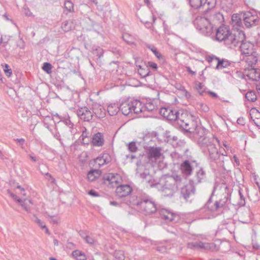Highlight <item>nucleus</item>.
Listing matches in <instances>:
<instances>
[{"label":"nucleus","mask_w":260,"mask_h":260,"mask_svg":"<svg viewBox=\"0 0 260 260\" xmlns=\"http://www.w3.org/2000/svg\"><path fill=\"white\" fill-rule=\"evenodd\" d=\"M195 87L196 89L200 94H202L205 91L206 87L202 83L196 81L195 82Z\"/></svg>","instance_id":"nucleus-42"},{"label":"nucleus","mask_w":260,"mask_h":260,"mask_svg":"<svg viewBox=\"0 0 260 260\" xmlns=\"http://www.w3.org/2000/svg\"><path fill=\"white\" fill-rule=\"evenodd\" d=\"M244 75L246 80L257 81L260 79V70L251 67L250 69H245Z\"/></svg>","instance_id":"nucleus-10"},{"label":"nucleus","mask_w":260,"mask_h":260,"mask_svg":"<svg viewBox=\"0 0 260 260\" xmlns=\"http://www.w3.org/2000/svg\"><path fill=\"white\" fill-rule=\"evenodd\" d=\"M66 126L69 129V131L71 134V138H73L75 135L77 133V128L74 127V124L71 121L70 119H66Z\"/></svg>","instance_id":"nucleus-37"},{"label":"nucleus","mask_w":260,"mask_h":260,"mask_svg":"<svg viewBox=\"0 0 260 260\" xmlns=\"http://www.w3.org/2000/svg\"><path fill=\"white\" fill-rule=\"evenodd\" d=\"M89 194L92 196V197H98L99 196V194L97 192H96L95 191L93 190H91L89 191Z\"/></svg>","instance_id":"nucleus-63"},{"label":"nucleus","mask_w":260,"mask_h":260,"mask_svg":"<svg viewBox=\"0 0 260 260\" xmlns=\"http://www.w3.org/2000/svg\"><path fill=\"white\" fill-rule=\"evenodd\" d=\"M129 202L136 210H139V208H142V202H143V201L141 199H138L136 196H132L130 199Z\"/></svg>","instance_id":"nucleus-29"},{"label":"nucleus","mask_w":260,"mask_h":260,"mask_svg":"<svg viewBox=\"0 0 260 260\" xmlns=\"http://www.w3.org/2000/svg\"><path fill=\"white\" fill-rule=\"evenodd\" d=\"M122 38L123 40L128 44H132L135 42L136 38L135 36L128 34L124 33L123 34Z\"/></svg>","instance_id":"nucleus-40"},{"label":"nucleus","mask_w":260,"mask_h":260,"mask_svg":"<svg viewBox=\"0 0 260 260\" xmlns=\"http://www.w3.org/2000/svg\"><path fill=\"white\" fill-rule=\"evenodd\" d=\"M140 177L142 178L143 181L148 183L150 186L152 187L154 185V179L148 173L140 174Z\"/></svg>","instance_id":"nucleus-30"},{"label":"nucleus","mask_w":260,"mask_h":260,"mask_svg":"<svg viewBox=\"0 0 260 260\" xmlns=\"http://www.w3.org/2000/svg\"><path fill=\"white\" fill-rule=\"evenodd\" d=\"M164 31L166 34H169V29L168 25L166 23L165 21H164L162 23Z\"/></svg>","instance_id":"nucleus-61"},{"label":"nucleus","mask_w":260,"mask_h":260,"mask_svg":"<svg viewBox=\"0 0 260 260\" xmlns=\"http://www.w3.org/2000/svg\"><path fill=\"white\" fill-rule=\"evenodd\" d=\"M72 255L76 260H86L87 259L85 254L79 250L73 251Z\"/></svg>","instance_id":"nucleus-36"},{"label":"nucleus","mask_w":260,"mask_h":260,"mask_svg":"<svg viewBox=\"0 0 260 260\" xmlns=\"http://www.w3.org/2000/svg\"><path fill=\"white\" fill-rule=\"evenodd\" d=\"M15 192L17 194L20 195L22 198L26 196L25 189L21 187L20 186H17L15 188Z\"/></svg>","instance_id":"nucleus-50"},{"label":"nucleus","mask_w":260,"mask_h":260,"mask_svg":"<svg viewBox=\"0 0 260 260\" xmlns=\"http://www.w3.org/2000/svg\"><path fill=\"white\" fill-rule=\"evenodd\" d=\"M156 109V105L151 102L146 103L145 105V106H144V112L146 110L148 111H153Z\"/></svg>","instance_id":"nucleus-43"},{"label":"nucleus","mask_w":260,"mask_h":260,"mask_svg":"<svg viewBox=\"0 0 260 260\" xmlns=\"http://www.w3.org/2000/svg\"><path fill=\"white\" fill-rule=\"evenodd\" d=\"M119 110L118 105L115 103L111 104L107 107V111L111 116L116 115Z\"/></svg>","instance_id":"nucleus-32"},{"label":"nucleus","mask_w":260,"mask_h":260,"mask_svg":"<svg viewBox=\"0 0 260 260\" xmlns=\"http://www.w3.org/2000/svg\"><path fill=\"white\" fill-rule=\"evenodd\" d=\"M246 99L249 102H254L257 99L256 92L253 90H249L245 94Z\"/></svg>","instance_id":"nucleus-41"},{"label":"nucleus","mask_w":260,"mask_h":260,"mask_svg":"<svg viewBox=\"0 0 260 260\" xmlns=\"http://www.w3.org/2000/svg\"><path fill=\"white\" fill-rule=\"evenodd\" d=\"M103 180L107 185L114 187L121 183L122 179L120 175L117 173H107L104 175Z\"/></svg>","instance_id":"nucleus-6"},{"label":"nucleus","mask_w":260,"mask_h":260,"mask_svg":"<svg viewBox=\"0 0 260 260\" xmlns=\"http://www.w3.org/2000/svg\"><path fill=\"white\" fill-rule=\"evenodd\" d=\"M213 60L217 61V63L216 66V69H222L228 68L231 64L228 60L223 59L220 60L219 58H217L215 56H209L208 60L210 62Z\"/></svg>","instance_id":"nucleus-20"},{"label":"nucleus","mask_w":260,"mask_h":260,"mask_svg":"<svg viewBox=\"0 0 260 260\" xmlns=\"http://www.w3.org/2000/svg\"><path fill=\"white\" fill-rule=\"evenodd\" d=\"M132 101H125L122 102L119 106V109L124 115L132 113Z\"/></svg>","instance_id":"nucleus-23"},{"label":"nucleus","mask_w":260,"mask_h":260,"mask_svg":"<svg viewBox=\"0 0 260 260\" xmlns=\"http://www.w3.org/2000/svg\"><path fill=\"white\" fill-rule=\"evenodd\" d=\"M196 28L205 36H210L213 32V26L209 18L198 16L193 21Z\"/></svg>","instance_id":"nucleus-5"},{"label":"nucleus","mask_w":260,"mask_h":260,"mask_svg":"<svg viewBox=\"0 0 260 260\" xmlns=\"http://www.w3.org/2000/svg\"><path fill=\"white\" fill-rule=\"evenodd\" d=\"M240 42L241 43L240 49L243 57L250 55L256 51L254 48V45L250 42H244V40L239 42V43Z\"/></svg>","instance_id":"nucleus-11"},{"label":"nucleus","mask_w":260,"mask_h":260,"mask_svg":"<svg viewBox=\"0 0 260 260\" xmlns=\"http://www.w3.org/2000/svg\"><path fill=\"white\" fill-rule=\"evenodd\" d=\"M77 115L81 119L86 121H89L92 118L91 112L85 107L79 109L77 111Z\"/></svg>","instance_id":"nucleus-14"},{"label":"nucleus","mask_w":260,"mask_h":260,"mask_svg":"<svg viewBox=\"0 0 260 260\" xmlns=\"http://www.w3.org/2000/svg\"><path fill=\"white\" fill-rule=\"evenodd\" d=\"M220 247L214 243L199 242V249L204 250L205 251H217L219 250Z\"/></svg>","instance_id":"nucleus-19"},{"label":"nucleus","mask_w":260,"mask_h":260,"mask_svg":"<svg viewBox=\"0 0 260 260\" xmlns=\"http://www.w3.org/2000/svg\"><path fill=\"white\" fill-rule=\"evenodd\" d=\"M192 163L188 160L184 161L180 166V170L182 174L186 176H190L192 172Z\"/></svg>","instance_id":"nucleus-18"},{"label":"nucleus","mask_w":260,"mask_h":260,"mask_svg":"<svg viewBox=\"0 0 260 260\" xmlns=\"http://www.w3.org/2000/svg\"><path fill=\"white\" fill-rule=\"evenodd\" d=\"M131 106L132 107V113L134 112L135 114H139L144 112V106L142 103L139 100H135L132 101Z\"/></svg>","instance_id":"nucleus-25"},{"label":"nucleus","mask_w":260,"mask_h":260,"mask_svg":"<svg viewBox=\"0 0 260 260\" xmlns=\"http://www.w3.org/2000/svg\"><path fill=\"white\" fill-rule=\"evenodd\" d=\"M90 136V134L87 132L85 127L82 128V134L80 137L81 140Z\"/></svg>","instance_id":"nucleus-58"},{"label":"nucleus","mask_w":260,"mask_h":260,"mask_svg":"<svg viewBox=\"0 0 260 260\" xmlns=\"http://www.w3.org/2000/svg\"><path fill=\"white\" fill-rule=\"evenodd\" d=\"M36 222L41 227L42 230H44L45 232L47 234H49V230L46 226L45 224L40 219L37 218L36 219Z\"/></svg>","instance_id":"nucleus-49"},{"label":"nucleus","mask_w":260,"mask_h":260,"mask_svg":"<svg viewBox=\"0 0 260 260\" xmlns=\"http://www.w3.org/2000/svg\"><path fill=\"white\" fill-rule=\"evenodd\" d=\"M115 257L118 260H124V255L122 251L118 250L115 251L114 254Z\"/></svg>","instance_id":"nucleus-48"},{"label":"nucleus","mask_w":260,"mask_h":260,"mask_svg":"<svg viewBox=\"0 0 260 260\" xmlns=\"http://www.w3.org/2000/svg\"><path fill=\"white\" fill-rule=\"evenodd\" d=\"M187 248L191 249H199V242H189L187 243Z\"/></svg>","instance_id":"nucleus-52"},{"label":"nucleus","mask_w":260,"mask_h":260,"mask_svg":"<svg viewBox=\"0 0 260 260\" xmlns=\"http://www.w3.org/2000/svg\"><path fill=\"white\" fill-rule=\"evenodd\" d=\"M4 69V71L6 75V76L8 77H10L12 74V72L11 69L9 68V66L7 64H5L4 65H2Z\"/></svg>","instance_id":"nucleus-51"},{"label":"nucleus","mask_w":260,"mask_h":260,"mask_svg":"<svg viewBox=\"0 0 260 260\" xmlns=\"http://www.w3.org/2000/svg\"><path fill=\"white\" fill-rule=\"evenodd\" d=\"M186 179L175 175L167 176L162 184L161 191L165 197L172 196L179 188H181V194L187 200L195 192V187L191 183L185 185Z\"/></svg>","instance_id":"nucleus-2"},{"label":"nucleus","mask_w":260,"mask_h":260,"mask_svg":"<svg viewBox=\"0 0 260 260\" xmlns=\"http://www.w3.org/2000/svg\"><path fill=\"white\" fill-rule=\"evenodd\" d=\"M207 93L214 99L217 98L218 97L217 94L213 91H208Z\"/></svg>","instance_id":"nucleus-64"},{"label":"nucleus","mask_w":260,"mask_h":260,"mask_svg":"<svg viewBox=\"0 0 260 260\" xmlns=\"http://www.w3.org/2000/svg\"><path fill=\"white\" fill-rule=\"evenodd\" d=\"M92 53L96 56L98 58H100L103 55L104 51L101 48L97 47L93 49Z\"/></svg>","instance_id":"nucleus-44"},{"label":"nucleus","mask_w":260,"mask_h":260,"mask_svg":"<svg viewBox=\"0 0 260 260\" xmlns=\"http://www.w3.org/2000/svg\"><path fill=\"white\" fill-rule=\"evenodd\" d=\"M245 34L242 30L236 33L231 32L229 26L223 25L216 29V40L219 42L224 41L227 44H232L236 46L239 41L245 39Z\"/></svg>","instance_id":"nucleus-4"},{"label":"nucleus","mask_w":260,"mask_h":260,"mask_svg":"<svg viewBox=\"0 0 260 260\" xmlns=\"http://www.w3.org/2000/svg\"><path fill=\"white\" fill-rule=\"evenodd\" d=\"M234 0H222L221 6L223 10L229 11L233 9Z\"/></svg>","instance_id":"nucleus-34"},{"label":"nucleus","mask_w":260,"mask_h":260,"mask_svg":"<svg viewBox=\"0 0 260 260\" xmlns=\"http://www.w3.org/2000/svg\"><path fill=\"white\" fill-rule=\"evenodd\" d=\"M139 69L138 70V72L139 74L143 78L146 77L148 76L149 74L150 71L148 67L144 66V67H142L141 66H139Z\"/></svg>","instance_id":"nucleus-39"},{"label":"nucleus","mask_w":260,"mask_h":260,"mask_svg":"<svg viewBox=\"0 0 260 260\" xmlns=\"http://www.w3.org/2000/svg\"><path fill=\"white\" fill-rule=\"evenodd\" d=\"M218 141H219L218 140ZM218 144L219 146H220V144L219 143V141H218V143H216L215 146H216V144ZM217 150H218L216 147H215ZM206 154H208V158L211 161H215L216 164H219V165H222L223 164V162L224 161L223 156H227L228 154V151H227L224 148H223V150H222L221 147L220 149L219 152L218 151H217V153L218 154V157L216 159H211L209 156V154L208 152H205Z\"/></svg>","instance_id":"nucleus-16"},{"label":"nucleus","mask_w":260,"mask_h":260,"mask_svg":"<svg viewBox=\"0 0 260 260\" xmlns=\"http://www.w3.org/2000/svg\"><path fill=\"white\" fill-rule=\"evenodd\" d=\"M139 211L145 214H150L156 211V207L154 202L149 200H144L142 202V208Z\"/></svg>","instance_id":"nucleus-9"},{"label":"nucleus","mask_w":260,"mask_h":260,"mask_svg":"<svg viewBox=\"0 0 260 260\" xmlns=\"http://www.w3.org/2000/svg\"><path fill=\"white\" fill-rule=\"evenodd\" d=\"M209 20L213 22H221L223 20V17L221 13L220 12H212L211 15Z\"/></svg>","instance_id":"nucleus-35"},{"label":"nucleus","mask_w":260,"mask_h":260,"mask_svg":"<svg viewBox=\"0 0 260 260\" xmlns=\"http://www.w3.org/2000/svg\"><path fill=\"white\" fill-rule=\"evenodd\" d=\"M239 196L240 199V201L239 202L238 204L240 206H243L245 205V198L244 196L242 194L240 190H239Z\"/></svg>","instance_id":"nucleus-57"},{"label":"nucleus","mask_w":260,"mask_h":260,"mask_svg":"<svg viewBox=\"0 0 260 260\" xmlns=\"http://www.w3.org/2000/svg\"><path fill=\"white\" fill-rule=\"evenodd\" d=\"M66 11L69 12L74 11V4L70 1H66Z\"/></svg>","instance_id":"nucleus-54"},{"label":"nucleus","mask_w":260,"mask_h":260,"mask_svg":"<svg viewBox=\"0 0 260 260\" xmlns=\"http://www.w3.org/2000/svg\"><path fill=\"white\" fill-rule=\"evenodd\" d=\"M84 240L86 241V243L90 245L94 244L95 242L94 238L89 236H86L85 237H84Z\"/></svg>","instance_id":"nucleus-56"},{"label":"nucleus","mask_w":260,"mask_h":260,"mask_svg":"<svg viewBox=\"0 0 260 260\" xmlns=\"http://www.w3.org/2000/svg\"><path fill=\"white\" fill-rule=\"evenodd\" d=\"M159 113L161 115L169 120H176L177 121L180 116V114L177 110L171 108L162 107L160 109Z\"/></svg>","instance_id":"nucleus-8"},{"label":"nucleus","mask_w":260,"mask_h":260,"mask_svg":"<svg viewBox=\"0 0 260 260\" xmlns=\"http://www.w3.org/2000/svg\"><path fill=\"white\" fill-rule=\"evenodd\" d=\"M127 146L128 150L131 152H136L138 150V147L135 142H129Z\"/></svg>","instance_id":"nucleus-46"},{"label":"nucleus","mask_w":260,"mask_h":260,"mask_svg":"<svg viewBox=\"0 0 260 260\" xmlns=\"http://www.w3.org/2000/svg\"><path fill=\"white\" fill-rule=\"evenodd\" d=\"M11 196L17 201L22 207H23L25 210H27L28 207L30 205L32 204L31 201L28 199H20L19 197H18L16 194H14L12 193H10Z\"/></svg>","instance_id":"nucleus-22"},{"label":"nucleus","mask_w":260,"mask_h":260,"mask_svg":"<svg viewBox=\"0 0 260 260\" xmlns=\"http://www.w3.org/2000/svg\"><path fill=\"white\" fill-rule=\"evenodd\" d=\"M196 181L198 183H201L206 180V175L205 171L203 168H199L196 171L195 174Z\"/></svg>","instance_id":"nucleus-27"},{"label":"nucleus","mask_w":260,"mask_h":260,"mask_svg":"<svg viewBox=\"0 0 260 260\" xmlns=\"http://www.w3.org/2000/svg\"><path fill=\"white\" fill-rule=\"evenodd\" d=\"M111 160V156L109 154L104 153L94 159V164L96 167H101L109 163Z\"/></svg>","instance_id":"nucleus-17"},{"label":"nucleus","mask_w":260,"mask_h":260,"mask_svg":"<svg viewBox=\"0 0 260 260\" xmlns=\"http://www.w3.org/2000/svg\"><path fill=\"white\" fill-rule=\"evenodd\" d=\"M161 148L157 147H149L146 149V153L149 159L156 160L161 155Z\"/></svg>","instance_id":"nucleus-12"},{"label":"nucleus","mask_w":260,"mask_h":260,"mask_svg":"<svg viewBox=\"0 0 260 260\" xmlns=\"http://www.w3.org/2000/svg\"><path fill=\"white\" fill-rule=\"evenodd\" d=\"M104 141L103 135L100 133H98L93 136L91 142L94 146H101L104 144Z\"/></svg>","instance_id":"nucleus-28"},{"label":"nucleus","mask_w":260,"mask_h":260,"mask_svg":"<svg viewBox=\"0 0 260 260\" xmlns=\"http://www.w3.org/2000/svg\"><path fill=\"white\" fill-rule=\"evenodd\" d=\"M231 193V189L225 184H215L212 195L215 196L217 199L213 204L210 198L206 205L207 208L212 212L223 208L230 203Z\"/></svg>","instance_id":"nucleus-3"},{"label":"nucleus","mask_w":260,"mask_h":260,"mask_svg":"<svg viewBox=\"0 0 260 260\" xmlns=\"http://www.w3.org/2000/svg\"><path fill=\"white\" fill-rule=\"evenodd\" d=\"M148 48L150 49L151 51L154 54L155 56L159 59L162 58L161 54L157 50L156 48L153 46L149 45Z\"/></svg>","instance_id":"nucleus-47"},{"label":"nucleus","mask_w":260,"mask_h":260,"mask_svg":"<svg viewBox=\"0 0 260 260\" xmlns=\"http://www.w3.org/2000/svg\"><path fill=\"white\" fill-rule=\"evenodd\" d=\"M82 142L83 144H88L91 141L90 136L81 139Z\"/></svg>","instance_id":"nucleus-60"},{"label":"nucleus","mask_w":260,"mask_h":260,"mask_svg":"<svg viewBox=\"0 0 260 260\" xmlns=\"http://www.w3.org/2000/svg\"><path fill=\"white\" fill-rule=\"evenodd\" d=\"M257 18L256 12L253 10L245 12L243 14V21L245 26L248 28L256 24Z\"/></svg>","instance_id":"nucleus-7"},{"label":"nucleus","mask_w":260,"mask_h":260,"mask_svg":"<svg viewBox=\"0 0 260 260\" xmlns=\"http://www.w3.org/2000/svg\"><path fill=\"white\" fill-rule=\"evenodd\" d=\"M132 191V187L127 184L120 185L117 186L116 193L119 198H123L129 195Z\"/></svg>","instance_id":"nucleus-13"},{"label":"nucleus","mask_w":260,"mask_h":260,"mask_svg":"<svg viewBox=\"0 0 260 260\" xmlns=\"http://www.w3.org/2000/svg\"><path fill=\"white\" fill-rule=\"evenodd\" d=\"M231 76L234 78H242L245 79V76L244 75V72H241L238 70L232 71Z\"/></svg>","instance_id":"nucleus-45"},{"label":"nucleus","mask_w":260,"mask_h":260,"mask_svg":"<svg viewBox=\"0 0 260 260\" xmlns=\"http://www.w3.org/2000/svg\"><path fill=\"white\" fill-rule=\"evenodd\" d=\"M216 2V0H206L204 3L203 2V7L201 10L205 12L211 9L215 6Z\"/></svg>","instance_id":"nucleus-33"},{"label":"nucleus","mask_w":260,"mask_h":260,"mask_svg":"<svg viewBox=\"0 0 260 260\" xmlns=\"http://www.w3.org/2000/svg\"><path fill=\"white\" fill-rule=\"evenodd\" d=\"M253 119V121L257 127H260V117L259 118H255L254 117Z\"/></svg>","instance_id":"nucleus-62"},{"label":"nucleus","mask_w":260,"mask_h":260,"mask_svg":"<svg viewBox=\"0 0 260 260\" xmlns=\"http://www.w3.org/2000/svg\"><path fill=\"white\" fill-rule=\"evenodd\" d=\"M147 67H148V68L149 67L154 70H156L157 69V64L153 61H149Z\"/></svg>","instance_id":"nucleus-59"},{"label":"nucleus","mask_w":260,"mask_h":260,"mask_svg":"<svg viewBox=\"0 0 260 260\" xmlns=\"http://www.w3.org/2000/svg\"><path fill=\"white\" fill-rule=\"evenodd\" d=\"M177 124L187 132L192 133L197 139V143L204 152H208L210 157L216 159L218 157L215 143L218 139L214 137H207L205 129L197 125V122L192 119V116L187 113H181L177 120Z\"/></svg>","instance_id":"nucleus-1"},{"label":"nucleus","mask_w":260,"mask_h":260,"mask_svg":"<svg viewBox=\"0 0 260 260\" xmlns=\"http://www.w3.org/2000/svg\"><path fill=\"white\" fill-rule=\"evenodd\" d=\"M203 0H189V4L192 8L194 10L198 9L200 12H203L201 10L203 7Z\"/></svg>","instance_id":"nucleus-31"},{"label":"nucleus","mask_w":260,"mask_h":260,"mask_svg":"<svg viewBox=\"0 0 260 260\" xmlns=\"http://www.w3.org/2000/svg\"><path fill=\"white\" fill-rule=\"evenodd\" d=\"M100 175V171L97 170H93L87 174V178L90 181H93Z\"/></svg>","instance_id":"nucleus-38"},{"label":"nucleus","mask_w":260,"mask_h":260,"mask_svg":"<svg viewBox=\"0 0 260 260\" xmlns=\"http://www.w3.org/2000/svg\"><path fill=\"white\" fill-rule=\"evenodd\" d=\"M52 66L48 62H45L43 66V70L48 74H50L51 72Z\"/></svg>","instance_id":"nucleus-53"},{"label":"nucleus","mask_w":260,"mask_h":260,"mask_svg":"<svg viewBox=\"0 0 260 260\" xmlns=\"http://www.w3.org/2000/svg\"><path fill=\"white\" fill-rule=\"evenodd\" d=\"M232 24L235 29H239L242 24V19L239 14H234L232 15Z\"/></svg>","instance_id":"nucleus-26"},{"label":"nucleus","mask_w":260,"mask_h":260,"mask_svg":"<svg viewBox=\"0 0 260 260\" xmlns=\"http://www.w3.org/2000/svg\"><path fill=\"white\" fill-rule=\"evenodd\" d=\"M92 111L96 116L99 118L104 117L106 113L105 109L98 103H95L93 105Z\"/></svg>","instance_id":"nucleus-24"},{"label":"nucleus","mask_w":260,"mask_h":260,"mask_svg":"<svg viewBox=\"0 0 260 260\" xmlns=\"http://www.w3.org/2000/svg\"><path fill=\"white\" fill-rule=\"evenodd\" d=\"M259 59V55L257 51L243 57V59L249 67H253L257 62Z\"/></svg>","instance_id":"nucleus-15"},{"label":"nucleus","mask_w":260,"mask_h":260,"mask_svg":"<svg viewBox=\"0 0 260 260\" xmlns=\"http://www.w3.org/2000/svg\"><path fill=\"white\" fill-rule=\"evenodd\" d=\"M255 238L256 235L255 233H254V235L252 236V245L253 248L255 250L260 249V245L254 240Z\"/></svg>","instance_id":"nucleus-55"},{"label":"nucleus","mask_w":260,"mask_h":260,"mask_svg":"<svg viewBox=\"0 0 260 260\" xmlns=\"http://www.w3.org/2000/svg\"><path fill=\"white\" fill-rule=\"evenodd\" d=\"M160 215L161 218L167 222L174 221L177 217V215L172 212L164 209L160 211Z\"/></svg>","instance_id":"nucleus-21"}]
</instances>
